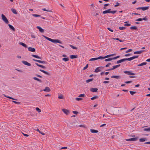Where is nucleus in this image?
<instances>
[{
	"label": "nucleus",
	"mask_w": 150,
	"mask_h": 150,
	"mask_svg": "<svg viewBox=\"0 0 150 150\" xmlns=\"http://www.w3.org/2000/svg\"><path fill=\"white\" fill-rule=\"evenodd\" d=\"M43 36L45 39H46L47 40H48L53 43H59L60 44H61L62 43L61 41L58 40L52 39H51L48 37H47L46 36Z\"/></svg>",
	"instance_id": "nucleus-1"
},
{
	"label": "nucleus",
	"mask_w": 150,
	"mask_h": 150,
	"mask_svg": "<svg viewBox=\"0 0 150 150\" xmlns=\"http://www.w3.org/2000/svg\"><path fill=\"white\" fill-rule=\"evenodd\" d=\"M1 18L2 20L5 22L6 23L8 24V19L6 16L3 14H1Z\"/></svg>",
	"instance_id": "nucleus-2"
},
{
	"label": "nucleus",
	"mask_w": 150,
	"mask_h": 150,
	"mask_svg": "<svg viewBox=\"0 0 150 150\" xmlns=\"http://www.w3.org/2000/svg\"><path fill=\"white\" fill-rule=\"evenodd\" d=\"M116 54L115 53V54H111L108 55H107L105 57L101 56V59H104L106 58L110 57L111 56L115 55Z\"/></svg>",
	"instance_id": "nucleus-3"
},
{
	"label": "nucleus",
	"mask_w": 150,
	"mask_h": 150,
	"mask_svg": "<svg viewBox=\"0 0 150 150\" xmlns=\"http://www.w3.org/2000/svg\"><path fill=\"white\" fill-rule=\"evenodd\" d=\"M62 111L67 115H68L70 112L69 110L64 108L62 109Z\"/></svg>",
	"instance_id": "nucleus-4"
},
{
	"label": "nucleus",
	"mask_w": 150,
	"mask_h": 150,
	"mask_svg": "<svg viewBox=\"0 0 150 150\" xmlns=\"http://www.w3.org/2000/svg\"><path fill=\"white\" fill-rule=\"evenodd\" d=\"M124 73L125 74H127L129 75H134L135 74L132 73L131 72L128 71H124Z\"/></svg>",
	"instance_id": "nucleus-5"
},
{
	"label": "nucleus",
	"mask_w": 150,
	"mask_h": 150,
	"mask_svg": "<svg viewBox=\"0 0 150 150\" xmlns=\"http://www.w3.org/2000/svg\"><path fill=\"white\" fill-rule=\"evenodd\" d=\"M103 68L102 67H99L97 68L95 70V72H98L100 71Z\"/></svg>",
	"instance_id": "nucleus-6"
},
{
	"label": "nucleus",
	"mask_w": 150,
	"mask_h": 150,
	"mask_svg": "<svg viewBox=\"0 0 150 150\" xmlns=\"http://www.w3.org/2000/svg\"><path fill=\"white\" fill-rule=\"evenodd\" d=\"M22 62L25 65H27L28 66H31V64L27 61L23 60L22 61Z\"/></svg>",
	"instance_id": "nucleus-7"
},
{
	"label": "nucleus",
	"mask_w": 150,
	"mask_h": 150,
	"mask_svg": "<svg viewBox=\"0 0 150 150\" xmlns=\"http://www.w3.org/2000/svg\"><path fill=\"white\" fill-rule=\"evenodd\" d=\"M137 140V138H132L130 139H126L125 140L126 141H136Z\"/></svg>",
	"instance_id": "nucleus-8"
},
{
	"label": "nucleus",
	"mask_w": 150,
	"mask_h": 150,
	"mask_svg": "<svg viewBox=\"0 0 150 150\" xmlns=\"http://www.w3.org/2000/svg\"><path fill=\"white\" fill-rule=\"evenodd\" d=\"M33 60L35 62L42 64H46V62L45 61H41L35 59H33Z\"/></svg>",
	"instance_id": "nucleus-9"
},
{
	"label": "nucleus",
	"mask_w": 150,
	"mask_h": 150,
	"mask_svg": "<svg viewBox=\"0 0 150 150\" xmlns=\"http://www.w3.org/2000/svg\"><path fill=\"white\" fill-rule=\"evenodd\" d=\"M99 59H101V56H100L97 58H92L91 59L89 60V61H93L94 60H97Z\"/></svg>",
	"instance_id": "nucleus-10"
},
{
	"label": "nucleus",
	"mask_w": 150,
	"mask_h": 150,
	"mask_svg": "<svg viewBox=\"0 0 150 150\" xmlns=\"http://www.w3.org/2000/svg\"><path fill=\"white\" fill-rule=\"evenodd\" d=\"M98 89L97 88H91L90 90L93 92H96L98 91Z\"/></svg>",
	"instance_id": "nucleus-11"
},
{
	"label": "nucleus",
	"mask_w": 150,
	"mask_h": 150,
	"mask_svg": "<svg viewBox=\"0 0 150 150\" xmlns=\"http://www.w3.org/2000/svg\"><path fill=\"white\" fill-rule=\"evenodd\" d=\"M43 91L45 92H49L51 91V89L48 87H46Z\"/></svg>",
	"instance_id": "nucleus-12"
},
{
	"label": "nucleus",
	"mask_w": 150,
	"mask_h": 150,
	"mask_svg": "<svg viewBox=\"0 0 150 150\" xmlns=\"http://www.w3.org/2000/svg\"><path fill=\"white\" fill-rule=\"evenodd\" d=\"M28 50L29 51L32 52H35V50L34 48L29 47L28 48Z\"/></svg>",
	"instance_id": "nucleus-13"
},
{
	"label": "nucleus",
	"mask_w": 150,
	"mask_h": 150,
	"mask_svg": "<svg viewBox=\"0 0 150 150\" xmlns=\"http://www.w3.org/2000/svg\"><path fill=\"white\" fill-rule=\"evenodd\" d=\"M111 77L112 78H115L116 79H120L121 78L120 76H111Z\"/></svg>",
	"instance_id": "nucleus-14"
},
{
	"label": "nucleus",
	"mask_w": 150,
	"mask_h": 150,
	"mask_svg": "<svg viewBox=\"0 0 150 150\" xmlns=\"http://www.w3.org/2000/svg\"><path fill=\"white\" fill-rule=\"evenodd\" d=\"M111 10L110 9H109L105 11H103V14H105L106 13H110V11Z\"/></svg>",
	"instance_id": "nucleus-15"
},
{
	"label": "nucleus",
	"mask_w": 150,
	"mask_h": 150,
	"mask_svg": "<svg viewBox=\"0 0 150 150\" xmlns=\"http://www.w3.org/2000/svg\"><path fill=\"white\" fill-rule=\"evenodd\" d=\"M37 28L41 32V33H43L44 32V30L42 29L41 27H40V26H37Z\"/></svg>",
	"instance_id": "nucleus-16"
},
{
	"label": "nucleus",
	"mask_w": 150,
	"mask_h": 150,
	"mask_svg": "<svg viewBox=\"0 0 150 150\" xmlns=\"http://www.w3.org/2000/svg\"><path fill=\"white\" fill-rule=\"evenodd\" d=\"M40 71H41V72L47 75H50V74L47 72L45 71H44L43 70H42V69H40Z\"/></svg>",
	"instance_id": "nucleus-17"
},
{
	"label": "nucleus",
	"mask_w": 150,
	"mask_h": 150,
	"mask_svg": "<svg viewBox=\"0 0 150 150\" xmlns=\"http://www.w3.org/2000/svg\"><path fill=\"white\" fill-rule=\"evenodd\" d=\"M8 25L10 29H11L13 31H15V29L10 24H8Z\"/></svg>",
	"instance_id": "nucleus-18"
},
{
	"label": "nucleus",
	"mask_w": 150,
	"mask_h": 150,
	"mask_svg": "<svg viewBox=\"0 0 150 150\" xmlns=\"http://www.w3.org/2000/svg\"><path fill=\"white\" fill-rule=\"evenodd\" d=\"M90 130L91 132L92 133H97L98 132V130L95 129H91Z\"/></svg>",
	"instance_id": "nucleus-19"
},
{
	"label": "nucleus",
	"mask_w": 150,
	"mask_h": 150,
	"mask_svg": "<svg viewBox=\"0 0 150 150\" xmlns=\"http://www.w3.org/2000/svg\"><path fill=\"white\" fill-rule=\"evenodd\" d=\"M121 62H125L126 61L128 60V61H130V59H129V58H124L123 59H121Z\"/></svg>",
	"instance_id": "nucleus-20"
},
{
	"label": "nucleus",
	"mask_w": 150,
	"mask_h": 150,
	"mask_svg": "<svg viewBox=\"0 0 150 150\" xmlns=\"http://www.w3.org/2000/svg\"><path fill=\"white\" fill-rule=\"evenodd\" d=\"M144 51V50H141L138 51H135L134 52V54H141L142 52Z\"/></svg>",
	"instance_id": "nucleus-21"
},
{
	"label": "nucleus",
	"mask_w": 150,
	"mask_h": 150,
	"mask_svg": "<svg viewBox=\"0 0 150 150\" xmlns=\"http://www.w3.org/2000/svg\"><path fill=\"white\" fill-rule=\"evenodd\" d=\"M77 122V121H76L71 123L70 124L71 126L72 127H75V125H73V124H75Z\"/></svg>",
	"instance_id": "nucleus-22"
},
{
	"label": "nucleus",
	"mask_w": 150,
	"mask_h": 150,
	"mask_svg": "<svg viewBox=\"0 0 150 150\" xmlns=\"http://www.w3.org/2000/svg\"><path fill=\"white\" fill-rule=\"evenodd\" d=\"M33 79H34L35 80H36L37 81H38L42 83V81L40 79H38V78L36 77H34L33 78Z\"/></svg>",
	"instance_id": "nucleus-23"
},
{
	"label": "nucleus",
	"mask_w": 150,
	"mask_h": 150,
	"mask_svg": "<svg viewBox=\"0 0 150 150\" xmlns=\"http://www.w3.org/2000/svg\"><path fill=\"white\" fill-rule=\"evenodd\" d=\"M149 8V6H147L146 7H141V9L143 11H144L148 9Z\"/></svg>",
	"instance_id": "nucleus-24"
},
{
	"label": "nucleus",
	"mask_w": 150,
	"mask_h": 150,
	"mask_svg": "<svg viewBox=\"0 0 150 150\" xmlns=\"http://www.w3.org/2000/svg\"><path fill=\"white\" fill-rule=\"evenodd\" d=\"M147 139L145 138H141L139 139L140 142H143L147 140Z\"/></svg>",
	"instance_id": "nucleus-25"
},
{
	"label": "nucleus",
	"mask_w": 150,
	"mask_h": 150,
	"mask_svg": "<svg viewBox=\"0 0 150 150\" xmlns=\"http://www.w3.org/2000/svg\"><path fill=\"white\" fill-rule=\"evenodd\" d=\"M35 64L37 66H38V67H42V68H44V69L45 68V67L43 65L39 64L38 63H35Z\"/></svg>",
	"instance_id": "nucleus-26"
},
{
	"label": "nucleus",
	"mask_w": 150,
	"mask_h": 150,
	"mask_svg": "<svg viewBox=\"0 0 150 150\" xmlns=\"http://www.w3.org/2000/svg\"><path fill=\"white\" fill-rule=\"evenodd\" d=\"M19 44L25 47H27V45L23 42H20Z\"/></svg>",
	"instance_id": "nucleus-27"
},
{
	"label": "nucleus",
	"mask_w": 150,
	"mask_h": 150,
	"mask_svg": "<svg viewBox=\"0 0 150 150\" xmlns=\"http://www.w3.org/2000/svg\"><path fill=\"white\" fill-rule=\"evenodd\" d=\"M58 98L60 99H64V98L63 96V95L62 94H61L59 96Z\"/></svg>",
	"instance_id": "nucleus-28"
},
{
	"label": "nucleus",
	"mask_w": 150,
	"mask_h": 150,
	"mask_svg": "<svg viewBox=\"0 0 150 150\" xmlns=\"http://www.w3.org/2000/svg\"><path fill=\"white\" fill-rule=\"evenodd\" d=\"M138 56H133V57H132L129 58L130 61H131L136 58H138Z\"/></svg>",
	"instance_id": "nucleus-29"
},
{
	"label": "nucleus",
	"mask_w": 150,
	"mask_h": 150,
	"mask_svg": "<svg viewBox=\"0 0 150 150\" xmlns=\"http://www.w3.org/2000/svg\"><path fill=\"white\" fill-rule=\"evenodd\" d=\"M112 60H113V58H108V59H105L104 61L105 62H109V61H110Z\"/></svg>",
	"instance_id": "nucleus-30"
},
{
	"label": "nucleus",
	"mask_w": 150,
	"mask_h": 150,
	"mask_svg": "<svg viewBox=\"0 0 150 150\" xmlns=\"http://www.w3.org/2000/svg\"><path fill=\"white\" fill-rule=\"evenodd\" d=\"M70 57L71 59L76 58L77 57V56L75 55H71Z\"/></svg>",
	"instance_id": "nucleus-31"
},
{
	"label": "nucleus",
	"mask_w": 150,
	"mask_h": 150,
	"mask_svg": "<svg viewBox=\"0 0 150 150\" xmlns=\"http://www.w3.org/2000/svg\"><path fill=\"white\" fill-rule=\"evenodd\" d=\"M120 66V64H118L117 65L114 66H113V67L112 68V69L113 70H114L115 69L119 67Z\"/></svg>",
	"instance_id": "nucleus-32"
},
{
	"label": "nucleus",
	"mask_w": 150,
	"mask_h": 150,
	"mask_svg": "<svg viewBox=\"0 0 150 150\" xmlns=\"http://www.w3.org/2000/svg\"><path fill=\"white\" fill-rule=\"evenodd\" d=\"M32 56L33 57H35L38 59H41V57H39V56L37 55L32 54Z\"/></svg>",
	"instance_id": "nucleus-33"
},
{
	"label": "nucleus",
	"mask_w": 150,
	"mask_h": 150,
	"mask_svg": "<svg viewBox=\"0 0 150 150\" xmlns=\"http://www.w3.org/2000/svg\"><path fill=\"white\" fill-rule=\"evenodd\" d=\"M146 62H144L143 63H142L140 64H139L138 65V66H142L144 65H145L146 64Z\"/></svg>",
	"instance_id": "nucleus-34"
},
{
	"label": "nucleus",
	"mask_w": 150,
	"mask_h": 150,
	"mask_svg": "<svg viewBox=\"0 0 150 150\" xmlns=\"http://www.w3.org/2000/svg\"><path fill=\"white\" fill-rule=\"evenodd\" d=\"M62 59L65 62L68 61L69 60V59L68 58H63Z\"/></svg>",
	"instance_id": "nucleus-35"
},
{
	"label": "nucleus",
	"mask_w": 150,
	"mask_h": 150,
	"mask_svg": "<svg viewBox=\"0 0 150 150\" xmlns=\"http://www.w3.org/2000/svg\"><path fill=\"white\" fill-rule=\"evenodd\" d=\"M130 29L131 30H137V27L136 26H132L130 27Z\"/></svg>",
	"instance_id": "nucleus-36"
},
{
	"label": "nucleus",
	"mask_w": 150,
	"mask_h": 150,
	"mask_svg": "<svg viewBox=\"0 0 150 150\" xmlns=\"http://www.w3.org/2000/svg\"><path fill=\"white\" fill-rule=\"evenodd\" d=\"M11 11H12V12L14 14H17V12H16V10L15 9H13V8H12L11 9Z\"/></svg>",
	"instance_id": "nucleus-37"
},
{
	"label": "nucleus",
	"mask_w": 150,
	"mask_h": 150,
	"mask_svg": "<svg viewBox=\"0 0 150 150\" xmlns=\"http://www.w3.org/2000/svg\"><path fill=\"white\" fill-rule=\"evenodd\" d=\"M93 78L89 79H88L86 81V82L87 83H88L90 82H91L93 81Z\"/></svg>",
	"instance_id": "nucleus-38"
},
{
	"label": "nucleus",
	"mask_w": 150,
	"mask_h": 150,
	"mask_svg": "<svg viewBox=\"0 0 150 150\" xmlns=\"http://www.w3.org/2000/svg\"><path fill=\"white\" fill-rule=\"evenodd\" d=\"M144 131L149 132V131H150V127L148 128H145L144 129Z\"/></svg>",
	"instance_id": "nucleus-39"
},
{
	"label": "nucleus",
	"mask_w": 150,
	"mask_h": 150,
	"mask_svg": "<svg viewBox=\"0 0 150 150\" xmlns=\"http://www.w3.org/2000/svg\"><path fill=\"white\" fill-rule=\"evenodd\" d=\"M32 15L34 17H40V15H38L36 14H32Z\"/></svg>",
	"instance_id": "nucleus-40"
},
{
	"label": "nucleus",
	"mask_w": 150,
	"mask_h": 150,
	"mask_svg": "<svg viewBox=\"0 0 150 150\" xmlns=\"http://www.w3.org/2000/svg\"><path fill=\"white\" fill-rule=\"evenodd\" d=\"M85 95L84 94H80L78 96V97H85Z\"/></svg>",
	"instance_id": "nucleus-41"
},
{
	"label": "nucleus",
	"mask_w": 150,
	"mask_h": 150,
	"mask_svg": "<svg viewBox=\"0 0 150 150\" xmlns=\"http://www.w3.org/2000/svg\"><path fill=\"white\" fill-rule=\"evenodd\" d=\"M98 98V96H95L94 97H93L91 98V99L92 100H94L95 99H96Z\"/></svg>",
	"instance_id": "nucleus-42"
},
{
	"label": "nucleus",
	"mask_w": 150,
	"mask_h": 150,
	"mask_svg": "<svg viewBox=\"0 0 150 150\" xmlns=\"http://www.w3.org/2000/svg\"><path fill=\"white\" fill-rule=\"evenodd\" d=\"M127 23V22H124V23H125V24H124V25L125 26H130L131 25L130 24L126 23Z\"/></svg>",
	"instance_id": "nucleus-43"
},
{
	"label": "nucleus",
	"mask_w": 150,
	"mask_h": 150,
	"mask_svg": "<svg viewBox=\"0 0 150 150\" xmlns=\"http://www.w3.org/2000/svg\"><path fill=\"white\" fill-rule=\"evenodd\" d=\"M36 110L38 112H40L41 111V110L38 108H36Z\"/></svg>",
	"instance_id": "nucleus-44"
},
{
	"label": "nucleus",
	"mask_w": 150,
	"mask_h": 150,
	"mask_svg": "<svg viewBox=\"0 0 150 150\" xmlns=\"http://www.w3.org/2000/svg\"><path fill=\"white\" fill-rule=\"evenodd\" d=\"M129 92L130 94L132 95H133L134 94H135L136 93V92L133 91H130Z\"/></svg>",
	"instance_id": "nucleus-45"
},
{
	"label": "nucleus",
	"mask_w": 150,
	"mask_h": 150,
	"mask_svg": "<svg viewBox=\"0 0 150 150\" xmlns=\"http://www.w3.org/2000/svg\"><path fill=\"white\" fill-rule=\"evenodd\" d=\"M83 99L81 98H75V100L77 101H79L80 100H81Z\"/></svg>",
	"instance_id": "nucleus-46"
},
{
	"label": "nucleus",
	"mask_w": 150,
	"mask_h": 150,
	"mask_svg": "<svg viewBox=\"0 0 150 150\" xmlns=\"http://www.w3.org/2000/svg\"><path fill=\"white\" fill-rule=\"evenodd\" d=\"M125 28V27H120L119 28V29L121 30H123Z\"/></svg>",
	"instance_id": "nucleus-47"
},
{
	"label": "nucleus",
	"mask_w": 150,
	"mask_h": 150,
	"mask_svg": "<svg viewBox=\"0 0 150 150\" xmlns=\"http://www.w3.org/2000/svg\"><path fill=\"white\" fill-rule=\"evenodd\" d=\"M36 131L40 133L41 134L43 135H44L45 134L44 133H42L38 129H36Z\"/></svg>",
	"instance_id": "nucleus-48"
},
{
	"label": "nucleus",
	"mask_w": 150,
	"mask_h": 150,
	"mask_svg": "<svg viewBox=\"0 0 150 150\" xmlns=\"http://www.w3.org/2000/svg\"><path fill=\"white\" fill-rule=\"evenodd\" d=\"M132 51V49H129L127 50L125 52L126 53L130 52L131 51Z\"/></svg>",
	"instance_id": "nucleus-49"
},
{
	"label": "nucleus",
	"mask_w": 150,
	"mask_h": 150,
	"mask_svg": "<svg viewBox=\"0 0 150 150\" xmlns=\"http://www.w3.org/2000/svg\"><path fill=\"white\" fill-rule=\"evenodd\" d=\"M7 98H10V99H12V100H17L16 99L14 98H13L12 97H10V96H8V97H7Z\"/></svg>",
	"instance_id": "nucleus-50"
},
{
	"label": "nucleus",
	"mask_w": 150,
	"mask_h": 150,
	"mask_svg": "<svg viewBox=\"0 0 150 150\" xmlns=\"http://www.w3.org/2000/svg\"><path fill=\"white\" fill-rule=\"evenodd\" d=\"M42 10L43 11H48L50 12H52V11L48 10H46L45 8H44L42 9Z\"/></svg>",
	"instance_id": "nucleus-51"
},
{
	"label": "nucleus",
	"mask_w": 150,
	"mask_h": 150,
	"mask_svg": "<svg viewBox=\"0 0 150 150\" xmlns=\"http://www.w3.org/2000/svg\"><path fill=\"white\" fill-rule=\"evenodd\" d=\"M70 46L72 48H73L74 49H77V48L76 47H74V46H73L71 45H70Z\"/></svg>",
	"instance_id": "nucleus-52"
},
{
	"label": "nucleus",
	"mask_w": 150,
	"mask_h": 150,
	"mask_svg": "<svg viewBox=\"0 0 150 150\" xmlns=\"http://www.w3.org/2000/svg\"><path fill=\"white\" fill-rule=\"evenodd\" d=\"M88 64H87L86 65V66L83 68V70H85L86 69H87L88 67Z\"/></svg>",
	"instance_id": "nucleus-53"
},
{
	"label": "nucleus",
	"mask_w": 150,
	"mask_h": 150,
	"mask_svg": "<svg viewBox=\"0 0 150 150\" xmlns=\"http://www.w3.org/2000/svg\"><path fill=\"white\" fill-rule=\"evenodd\" d=\"M116 11H110V13H111L112 14H114L116 12Z\"/></svg>",
	"instance_id": "nucleus-54"
},
{
	"label": "nucleus",
	"mask_w": 150,
	"mask_h": 150,
	"mask_svg": "<svg viewBox=\"0 0 150 150\" xmlns=\"http://www.w3.org/2000/svg\"><path fill=\"white\" fill-rule=\"evenodd\" d=\"M136 21H142V19L141 18H139L137 19Z\"/></svg>",
	"instance_id": "nucleus-55"
},
{
	"label": "nucleus",
	"mask_w": 150,
	"mask_h": 150,
	"mask_svg": "<svg viewBox=\"0 0 150 150\" xmlns=\"http://www.w3.org/2000/svg\"><path fill=\"white\" fill-rule=\"evenodd\" d=\"M120 57L119 56H117V57H115L113 58V60L117 58H119Z\"/></svg>",
	"instance_id": "nucleus-56"
},
{
	"label": "nucleus",
	"mask_w": 150,
	"mask_h": 150,
	"mask_svg": "<svg viewBox=\"0 0 150 150\" xmlns=\"http://www.w3.org/2000/svg\"><path fill=\"white\" fill-rule=\"evenodd\" d=\"M73 112L75 114H77L79 113L78 112L76 111H73Z\"/></svg>",
	"instance_id": "nucleus-57"
},
{
	"label": "nucleus",
	"mask_w": 150,
	"mask_h": 150,
	"mask_svg": "<svg viewBox=\"0 0 150 150\" xmlns=\"http://www.w3.org/2000/svg\"><path fill=\"white\" fill-rule=\"evenodd\" d=\"M108 29L111 32H113V30H112L110 28H108Z\"/></svg>",
	"instance_id": "nucleus-58"
},
{
	"label": "nucleus",
	"mask_w": 150,
	"mask_h": 150,
	"mask_svg": "<svg viewBox=\"0 0 150 150\" xmlns=\"http://www.w3.org/2000/svg\"><path fill=\"white\" fill-rule=\"evenodd\" d=\"M122 63L121 59L117 61V62L116 63L117 64H119V63Z\"/></svg>",
	"instance_id": "nucleus-59"
},
{
	"label": "nucleus",
	"mask_w": 150,
	"mask_h": 150,
	"mask_svg": "<svg viewBox=\"0 0 150 150\" xmlns=\"http://www.w3.org/2000/svg\"><path fill=\"white\" fill-rule=\"evenodd\" d=\"M111 64L110 63H108V64H107L106 66H105V67H109V65H111Z\"/></svg>",
	"instance_id": "nucleus-60"
},
{
	"label": "nucleus",
	"mask_w": 150,
	"mask_h": 150,
	"mask_svg": "<svg viewBox=\"0 0 150 150\" xmlns=\"http://www.w3.org/2000/svg\"><path fill=\"white\" fill-rule=\"evenodd\" d=\"M12 102L16 104H20V102H17L16 101H13Z\"/></svg>",
	"instance_id": "nucleus-61"
},
{
	"label": "nucleus",
	"mask_w": 150,
	"mask_h": 150,
	"mask_svg": "<svg viewBox=\"0 0 150 150\" xmlns=\"http://www.w3.org/2000/svg\"><path fill=\"white\" fill-rule=\"evenodd\" d=\"M116 5H115V6H114L115 7H117V6H119V3L118 2H117L116 3Z\"/></svg>",
	"instance_id": "nucleus-62"
},
{
	"label": "nucleus",
	"mask_w": 150,
	"mask_h": 150,
	"mask_svg": "<svg viewBox=\"0 0 150 150\" xmlns=\"http://www.w3.org/2000/svg\"><path fill=\"white\" fill-rule=\"evenodd\" d=\"M109 82V81H104L103 82V83H108Z\"/></svg>",
	"instance_id": "nucleus-63"
},
{
	"label": "nucleus",
	"mask_w": 150,
	"mask_h": 150,
	"mask_svg": "<svg viewBox=\"0 0 150 150\" xmlns=\"http://www.w3.org/2000/svg\"><path fill=\"white\" fill-rule=\"evenodd\" d=\"M79 126L80 127H83L84 128H85L86 127L85 125H79Z\"/></svg>",
	"instance_id": "nucleus-64"
}]
</instances>
